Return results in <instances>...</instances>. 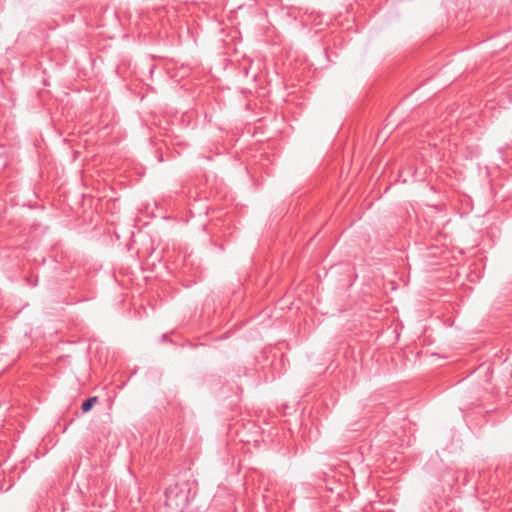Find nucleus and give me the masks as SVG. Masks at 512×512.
I'll use <instances>...</instances> for the list:
<instances>
[{"label": "nucleus", "mask_w": 512, "mask_h": 512, "mask_svg": "<svg viewBox=\"0 0 512 512\" xmlns=\"http://www.w3.org/2000/svg\"><path fill=\"white\" fill-rule=\"evenodd\" d=\"M98 401V398L96 396L89 397L87 400H85L82 403L81 409L84 413L90 411L93 407V405Z\"/></svg>", "instance_id": "1"}]
</instances>
